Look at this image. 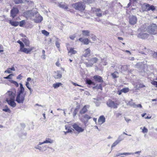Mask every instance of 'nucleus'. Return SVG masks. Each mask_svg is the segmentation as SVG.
<instances>
[{"label": "nucleus", "instance_id": "nucleus-1", "mask_svg": "<svg viewBox=\"0 0 157 157\" xmlns=\"http://www.w3.org/2000/svg\"><path fill=\"white\" fill-rule=\"evenodd\" d=\"M20 88L18 89L16 101L18 103H23L25 100V94H23L25 89L21 83H20Z\"/></svg>", "mask_w": 157, "mask_h": 157}, {"label": "nucleus", "instance_id": "nucleus-2", "mask_svg": "<svg viewBox=\"0 0 157 157\" xmlns=\"http://www.w3.org/2000/svg\"><path fill=\"white\" fill-rule=\"evenodd\" d=\"M72 6L75 10L81 11H83L85 8V6L83 2H78L72 5Z\"/></svg>", "mask_w": 157, "mask_h": 157}, {"label": "nucleus", "instance_id": "nucleus-3", "mask_svg": "<svg viewBox=\"0 0 157 157\" xmlns=\"http://www.w3.org/2000/svg\"><path fill=\"white\" fill-rule=\"evenodd\" d=\"M157 26L155 24H153L149 26L147 32L150 34L154 35L157 33Z\"/></svg>", "mask_w": 157, "mask_h": 157}, {"label": "nucleus", "instance_id": "nucleus-4", "mask_svg": "<svg viewBox=\"0 0 157 157\" xmlns=\"http://www.w3.org/2000/svg\"><path fill=\"white\" fill-rule=\"evenodd\" d=\"M98 60V59L96 57L93 58L89 60L88 62H86L85 63L86 67H92L94 63H96L97 62Z\"/></svg>", "mask_w": 157, "mask_h": 157}, {"label": "nucleus", "instance_id": "nucleus-5", "mask_svg": "<svg viewBox=\"0 0 157 157\" xmlns=\"http://www.w3.org/2000/svg\"><path fill=\"white\" fill-rule=\"evenodd\" d=\"M16 94V91L15 90L8 91L6 94L7 95L6 99H14Z\"/></svg>", "mask_w": 157, "mask_h": 157}, {"label": "nucleus", "instance_id": "nucleus-6", "mask_svg": "<svg viewBox=\"0 0 157 157\" xmlns=\"http://www.w3.org/2000/svg\"><path fill=\"white\" fill-rule=\"evenodd\" d=\"M91 118V117L89 115L86 114L82 116L81 118V121L84 124L85 126H87V124L89 119Z\"/></svg>", "mask_w": 157, "mask_h": 157}, {"label": "nucleus", "instance_id": "nucleus-7", "mask_svg": "<svg viewBox=\"0 0 157 157\" xmlns=\"http://www.w3.org/2000/svg\"><path fill=\"white\" fill-rule=\"evenodd\" d=\"M19 10L17 8L13 7L10 11L11 16L13 18L16 16L19 12Z\"/></svg>", "mask_w": 157, "mask_h": 157}, {"label": "nucleus", "instance_id": "nucleus-8", "mask_svg": "<svg viewBox=\"0 0 157 157\" xmlns=\"http://www.w3.org/2000/svg\"><path fill=\"white\" fill-rule=\"evenodd\" d=\"M137 21V18L136 16L134 15L130 16L129 22L131 25H134L136 23Z\"/></svg>", "mask_w": 157, "mask_h": 157}, {"label": "nucleus", "instance_id": "nucleus-9", "mask_svg": "<svg viewBox=\"0 0 157 157\" xmlns=\"http://www.w3.org/2000/svg\"><path fill=\"white\" fill-rule=\"evenodd\" d=\"M91 11L92 12H95L96 16L98 17H101L102 16V12L100 9L92 8Z\"/></svg>", "mask_w": 157, "mask_h": 157}, {"label": "nucleus", "instance_id": "nucleus-10", "mask_svg": "<svg viewBox=\"0 0 157 157\" xmlns=\"http://www.w3.org/2000/svg\"><path fill=\"white\" fill-rule=\"evenodd\" d=\"M90 50L89 48L85 49L83 52V54L82 56V59L83 60L85 59L84 57H86L90 56Z\"/></svg>", "mask_w": 157, "mask_h": 157}, {"label": "nucleus", "instance_id": "nucleus-11", "mask_svg": "<svg viewBox=\"0 0 157 157\" xmlns=\"http://www.w3.org/2000/svg\"><path fill=\"white\" fill-rule=\"evenodd\" d=\"M73 128L78 132L80 133L83 132L84 129L79 126L77 124L75 123L72 125Z\"/></svg>", "mask_w": 157, "mask_h": 157}, {"label": "nucleus", "instance_id": "nucleus-12", "mask_svg": "<svg viewBox=\"0 0 157 157\" xmlns=\"http://www.w3.org/2000/svg\"><path fill=\"white\" fill-rule=\"evenodd\" d=\"M35 21L36 23L40 22L43 20V17L38 13L36 14Z\"/></svg>", "mask_w": 157, "mask_h": 157}, {"label": "nucleus", "instance_id": "nucleus-13", "mask_svg": "<svg viewBox=\"0 0 157 157\" xmlns=\"http://www.w3.org/2000/svg\"><path fill=\"white\" fill-rule=\"evenodd\" d=\"M107 105L111 108H117V104L115 103L113 101H109L107 102Z\"/></svg>", "mask_w": 157, "mask_h": 157}, {"label": "nucleus", "instance_id": "nucleus-14", "mask_svg": "<svg viewBox=\"0 0 157 157\" xmlns=\"http://www.w3.org/2000/svg\"><path fill=\"white\" fill-rule=\"evenodd\" d=\"M6 101L8 104L11 106L14 107L16 106V103L14 101V99H6Z\"/></svg>", "mask_w": 157, "mask_h": 157}, {"label": "nucleus", "instance_id": "nucleus-15", "mask_svg": "<svg viewBox=\"0 0 157 157\" xmlns=\"http://www.w3.org/2000/svg\"><path fill=\"white\" fill-rule=\"evenodd\" d=\"M93 78L96 82L101 83L103 82L102 78L99 75H94L93 77Z\"/></svg>", "mask_w": 157, "mask_h": 157}, {"label": "nucleus", "instance_id": "nucleus-16", "mask_svg": "<svg viewBox=\"0 0 157 157\" xmlns=\"http://www.w3.org/2000/svg\"><path fill=\"white\" fill-rule=\"evenodd\" d=\"M148 35L146 33L141 32L138 35V37L142 39H145L147 38Z\"/></svg>", "mask_w": 157, "mask_h": 157}, {"label": "nucleus", "instance_id": "nucleus-17", "mask_svg": "<svg viewBox=\"0 0 157 157\" xmlns=\"http://www.w3.org/2000/svg\"><path fill=\"white\" fill-rule=\"evenodd\" d=\"M33 49V47H31V48H24L23 49H22L21 51L24 52L26 54H29Z\"/></svg>", "mask_w": 157, "mask_h": 157}, {"label": "nucleus", "instance_id": "nucleus-18", "mask_svg": "<svg viewBox=\"0 0 157 157\" xmlns=\"http://www.w3.org/2000/svg\"><path fill=\"white\" fill-rule=\"evenodd\" d=\"M89 108V106L88 105H85L83 108L80 110V113L81 114H84L87 111V109Z\"/></svg>", "mask_w": 157, "mask_h": 157}, {"label": "nucleus", "instance_id": "nucleus-19", "mask_svg": "<svg viewBox=\"0 0 157 157\" xmlns=\"http://www.w3.org/2000/svg\"><path fill=\"white\" fill-rule=\"evenodd\" d=\"M78 40L82 42L85 44H88L90 42V40L87 38H80Z\"/></svg>", "mask_w": 157, "mask_h": 157}, {"label": "nucleus", "instance_id": "nucleus-20", "mask_svg": "<svg viewBox=\"0 0 157 157\" xmlns=\"http://www.w3.org/2000/svg\"><path fill=\"white\" fill-rule=\"evenodd\" d=\"M105 119L104 116H101L98 119V122L100 124H101L105 122Z\"/></svg>", "mask_w": 157, "mask_h": 157}, {"label": "nucleus", "instance_id": "nucleus-21", "mask_svg": "<svg viewBox=\"0 0 157 157\" xmlns=\"http://www.w3.org/2000/svg\"><path fill=\"white\" fill-rule=\"evenodd\" d=\"M133 153H129V152H124V153H118L117 154H115L114 155V157H117L120 155H131L132 154H133Z\"/></svg>", "mask_w": 157, "mask_h": 157}, {"label": "nucleus", "instance_id": "nucleus-22", "mask_svg": "<svg viewBox=\"0 0 157 157\" xmlns=\"http://www.w3.org/2000/svg\"><path fill=\"white\" fill-rule=\"evenodd\" d=\"M140 48H141V49H143L144 48V49H145L146 50V51H147V52H149V51L152 52V54L153 53V56L154 57H157V52H153L152 51H150L148 49L146 48L145 47H144L143 46H141Z\"/></svg>", "mask_w": 157, "mask_h": 157}, {"label": "nucleus", "instance_id": "nucleus-23", "mask_svg": "<svg viewBox=\"0 0 157 157\" xmlns=\"http://www.w3.org/2000/svg\"><path fill=\"white\" fill-rule=\"evenodd\" d=\"M77 53V52L74 50L73 48H71L68 51V55L70 56H71L73 54H75Z\"/></svg>", "mask_w": 157, "mask_h": 157}, {"label": "nucleus", "instance_id": "nucleus-24", "mask_svg": "<svg viewBox=\"0 0 157 157\" xmlns=\"http://www.w3.org/2000/svg\"><path fill=\"white\" fill-rule=\"evenodd\" d=\"M55 73L56 74V75H55L54 76V77L55 78H59L62 77V75L60 71H57Z\"/></svg>", "mask_w": 157, "mask_h": 157}, {"label": "nucleus", "instance_id": "nucleus-25", "mask_svg": "<svg viewBox=\"0 0 157 157\" xmlns=\"http://www.w3.org/2000/svg\"><path fill=\"white\" fill-rule=\"evenodd\" d=\"M82 34L83 36H87L90 35V31L88 30H83L82 31Z\"/></svg>", "mask_w": 157, "mask_h": 157}, {"label": "nucleus", "instance_id": "nucleus-26", "mask_svg": "<svg viewBox=\"0 0 157 157\" xmlns=\"http://www.w3.org/2000/svg\"><path fill=\"white\" fill-rule=\"evenodd\" d=\"M36 13H33L31 11H28L27 12V14L28 15V17H29L32 18L33 17H34L36 15Z\"/></svg>", "mask_w": 157, "mask_h": 157}, {"label": "nucleus", "instance_id": "nucleus-27", "mask_svg": "<svg viewBox=\"0 0 157 157\" xmlns=\"http://www.w3.org/2000/svg\"><path fill=\"white\" fill-rule=\"evenodd\" d=\"M53 142V140H52L51 138H46L45 140L44 141V144L50 143L52 144Z\"/></svg>", "mask_w": 157, "mask_h": 157}, {"label": "nucleus", "instance_id": "nucleus-28", "mask_svg": "<svg viewBox=\"0 0 157 157\" xmlns=\"http://www.w3.org/2000/svg\"><path fill=\"white\" fill-rule=\"evenodd\" d=\"M148 8V11H149L150 10H151L153 11L155 10V7L154 6L151 5L149 4V5H147V6H146Z\"/></svg>", "mask_w": 157, "mask_h": 157}, {"label": "nucleus", "instance_id": "nucleus-29", "mask_svg": "<svg viewBox=\"0 0 157 157\" xmlns=\"http://www.w3.org/2000/svg\"><path fill=\"white\" fill-rule=\"evenodd\" d=\"M147 5H149L148 4L145 3L142 6V10L144 11H148V7H147L146 6H147Z\"/></svg>", "mask_w": 157, "mask_h": 157}, {"label": "nucleus", "instance_id": "nucleus-30", "mask_svg": "<svg viewBox=\"0 0 157 157\" xmlns=\"http://www.w3.org/2000/svg\"><path fill=\"white\" fill-rule=\"evenodd\" d=\"M10 23L12 25L14 26H17L19 25V23L18 22L12 21L11 20L10 21Z\"/></svg>", "mask_w": 157, "mask_h": 157}, {"label": "nucleus", "instance_id": "nucleus-31", "mask_svg": "<svg viewBox=\"0 0 157 157\" xmlns=\"http://www.w3.org/2000/svg\"><path fill=\"white\" fill-rule=\"evenodd\" d=\"M58 6L59 7L62 8L66 10H67L68 9V7L66 5L63 4L62 3H59L58 4Z\"/></svg>", "mask_w": 157, "mask_h": 157}, {"label": "nucleus", "instance_id": "nucleus-32", "mask_svg": "<svg viewBox=\"0 0 157 157\" xmlns=\"http://www.w3.org/2000/svg\"><path fill=\"white\" fill-rule=\"evenodd\" d=\"M86 83L89 85H93L94 86L96 85V83L94 82H92L90 79H87L86 81Z\"/></svg>", "mask_w": 157, "mask_h": 157}, {"label": "nucleus", "instance_id": "nucleus-33", "mask_svg": "<svg viewBox=\"0 0 157 157\" xmlns=\"http://www.w3.org/2000/svg\"><path fill=\"white\" fill-rule=\"evenodd\" d=\"M62 84L60 82H57L56 83L54 84L53 85V86L55 89H56L59 87L60 86H61Z\"/></svg>", "mask_w": 157, "mask_h": 157}, {"label": "nucleus", "instance_id": "nucleus-34", "mask_svg": "<svg viewBox=\"0 0 157 157\" xmlns=\"http://www.w3.org/2000/svg\"><path fill=\"white\" fill-rule=\"evenodd\" d=\"M23 41L26 46H29V42L28 40L26 38H24Z\"/></svg>", "mask_w": 157, "mask_h": 157}, {"label": "nucleus", "instance_id": "nucleus-35", "mask_svg": "<svg viewBox=\"0 0 157 157\" xmlns=\"http://www.w3.org/2000/svg\"><path fill=\"white\" fill-rule=\"evenodd\" d=\"M2 110L5 112H7L9 113H10L11 112V110L7 105H6L5 106V108L2 109Z\"/></svg>", "mask_w": 157, "mask_h": 157}, {"label": "nucleus", "instance_id": "nucleus-36", "mask_svg": "<svg viewBox=\"0 0 157 157\" xmlns=\"http://www.w3.org/2000/svg\"><path fill=\"white\" fill-rule=\"evenodd\" d=\"M124 139V137H123L122 136V135H121L120 136H119L117 139V140L119 141V143L123 140Z\"/></svg>", "mask_w": 157, "mask_h": 157}, {"label": "nucleus", "instance_id": "nucleus-37", "mask_svg": "<svg viewBox=\"0 0 157 157\" xmlns=\"http://www.w3.org/2000/svg\"><path fill=\"white\" fill-rule=\"evenodd\" d=\"M14 2L15 4H18L23 3L22 0H14Z\"/></svg>", "mask_w": 157, "mask_h": 157}, {"label": "nucleus", "instance_id": "nucleus-38", "mask_svg": "<svg viewBox=\"0 0 157 157\" xmlns=\"http://www.w3.org/2000/svg\"><path fill=\"white\" fill-rule=\"evenodd\" d=\"M56 45L57 48H59L60 44L59 42V39L58 38H57L56 40Z\"/></svg>", "mask_w": 157, "mask_h": 157}, {"label": "nucleus", "instance_id": "nucleus-39", "mask_svg": "<svg viewBox=\"0 0 157 157\" xmlns=\"http://www.w3.org/2000/svg\"><path fill=\"white\" fill-rule=\"evenodd\" d=\"M119 143V141L117 140L112 144L111 146V148L115 147Z\"/></svg>", "mask_w": 157, "mask_h": 157}, {"label": "nucleus", "instance_id": "nucleus-40", "mask_svg": "<svg viewBox=\"0 0 157 157\" xmlns=\"http://www.w3.org/2000/svg\"><path fill=\"white\" fill-rule=\"evenodd\" d=\"M129 90V89L128 88H124L121 90V91L122 92H123V93H125L128 92Z\"/></svg>", "mask_w": 157, "mask_h": 157}, {"label": "nucleus", "instance_id": "nucleus-41", "mask_svg": "<svg viewBox=\"0 0 157 157\" xmlns=\"http://www.w3.org/2000/svg\"><path fill=\"white\" fill-rule=\"evenodd\" d=\"M118 74V73L117 72H115L111 74V75L113 78H116L117 77V75Z\"/></svg>", "mask_w": 157, "mask_h": 157}, {"label": "nucleus", "instance_id": "nucleus-42", "mask_svg": "<svg viewBox=\"0 0 157 157\" xmlns=\"http://www.w3.org/2000/svg\"><path fill=\"white\" fill-rule=\"evenodd\" d=\"M42 33L46 36H48L49 35V33L44 30L42 31Z\"/></svg>", "mask_w": 157, "mask_h": 157}, {"label": "nucleus", "instance_id": "nucleus-43", "mask_svg": "<svg viewBox=\"0 0 157 157\" xmlns=\"http://www.w3.org/2000/svg\"><path fill=\"white\" fill-rule=\"evenodd\" d=\"M84 2L88 3H92L94 2L95 0H83Z\"/></svg>", "mask_w": 157, "mask_h": 157}, {"label": "nucleus", "instance_id": "nucleus-44", "mask_svg": "<svg viewBox=\"0 0 157 157\" xmlns=\"http://www.w3.org/2000/svg\"><path fill=\"white\" fill-rule=\"evenodd\" d=\"M140 129H142V128H141ZM142 132L143 133H147L148 132V130L145 127H144L142 129Z\"/></svg>", "mask_w": 157, "mask_h": 157}, {"label": "nucleus", "instance_id": "nucleus-45", "mask_svg": "<svg viewBox=\"0 0 157 157\" xmlns=\"http://www.w3.org/2000/svg\"><path fill=\"white\" fill-rule=\"evenodd\" d=\"M121 68L122 70L126 71L128 69V67L127 66H125V65L123 66H122Z\"/></svg>", "mask_w": 157, "mask_h": 157}, {"label": "nucleus", "instance_id": "nucleus-46", "mask_svg": "<svg viewBox=\"0 0 157 157\" xmlns=\"http://www.w3.org/2000/svg\"><path fill=\"white\" fill-rule=\"evenodd\" d=\"M132 100L131 99V101H130L128 103H129V105H130L133 108H134V105H135V103L132 102Z\"/></svg>", "mask_w": 157, "mask_h": 157}, {"label": "nucleus", "instance_id": "nucleus-47", "mask_svg": "<svg viewBox=\"0 0 157 157\" xmlns=\"http://www.w3.org/2000/svg\"><path fill=\"white\" fill-rule=\"evenodd\" d=\"M11 82L13 83L17 87H18L19 86L18 84L16 81L13 80H12L11 81Z\"/></svg>", "mask_w": 157, "mask_h": 157}, {"label": "nucleus", "instance_id": "nucleus-48", "mask_svg": "<svg viewBox=\"0 0 157 157\" xmlns=\"http://www.w3.org/2000/svg\"><path fill=\"white\" fill-rule=\"evenodd\" d=\"M13 76V74H10L9 75H8L7 77H4V78L6 79H11L12 78L11 77Z\"/></svg>", "mask_w": 157, "mask_h": 157}, {"label": "nucleus", "instance_id": "nucleus-49", "mask_svg": "<svg viewBox=\"0 0 157 157\" xmlns=\"http://www.w3.org/2000/svg\"><path fill=\"white\" fill-rule=\"evenodd\" d=\"M25 22L24 20H22L20 22L19 25L21 27H22L23 25L25 24Z\"/></svg>", "mask_w": 157, "mask_h": 157}, {"label": "nucleus", "instance_id": "nucleus-50", "mask_svg": "<svg viewBox=\"0 0 157 157\" xmlns=\"http://www.w3.org/2000/svg\"><path fill=\"white\" fill-rule=\"evenodd\" d=\"M138 107L141 108L142 107V106L140 104H139L138 105H136L135 104V105H134V108H136Z\"/></svg>", "mask_w": 157, "mask_h": 157}, {"label": "nucleus", "instance_id": "nucleus-51", "mask_svg": "<svg viewBox=\"0 0 157 157\" xmlns=\"http://www.w3.org/2000/svg\"><path fill=\"white\" fill-rule=\"evenodd\" d=\"M97 89H101V90H102V87L101 85V84H100L99 85L98 84L97 85Z\"/></svg>", "mask_w": 157, "mask_h": 157}, {"label": "nucleus", "instance_id": "nucleus-52", "mask_svg": "<svg viewBox=\"0 0 157 157\" xmlns=\"http://www.w3.org/2000/svg\"><path fill=\"white\" fill-rule=\"evenodd\" d=\"M151 84L155 86H156V87H157V82L155 81H153L151 82Z\"/></svg>", "mask_w": 157, "mask_h": 157}, {"label": "nucleus", "instance_id": "nucleus-53", "mask_svg": "<svg viewBox=\"0 0 157 157\" xmlns=\"http://www.w3.org/2000/svg\"><path fill=\"white\" fill-rule=\"evenodd\" d=\"M76 37V36L75 35H71L70 36V38L72 40H74L75 38Z\"/></svg>", "mask_w": 157, "mask_h": 157}, {"label": "nucleus", "instance_id": "nucleus-54", "mask_svg": "<svg viewBox=\"0 0 157 157\" xmlns=\"http://www.w3.org/2000/svg\"><path fill=\"white\" fill-rule=\"evenodd\" d=\"M20 51H21L22 49H23V48H24V45L23 43H22L21 44H20Z\"/></svg>", "mask_w": 157, "mask_h": 157}, {"label": "nucleus", "instance_id": "nucleus-55", "mask_svg": "<svg viewBox=\"0 0 157 157\" xmlns=\"http://www.w3.org/2000/svg\"><path fill=\"white\" fill-rule=\"evenodd\" d=\"M35 148L36 149H39L40 150H41V147L40 146L38 145L36 146L35 147Z\"/></svg>", "mask_w": 157, "mask_h": 157}, {"label": "nucleus", "instance_id": "nucleus-56", "mask_svg": "<svg viewBox=\"0 0 157 157\" xmlns=\"http://www.w3.org/2000/svg\"><path fill=\"white\" fill-rule=\"evenodd\" d=\"M77 113V110L76 109H75L74 112H73V115L74 117H75V116L76 115V114Z\"/></svg>", "mask_w": 157, "mask_h": 157}, {"label": "nucleus", "instance_id": "nucleus-57", "mask_svg": "<svg viewBox=\"0 0 157 157\" xmlns=\"http://www.w3.org/2000/svg\"><path fill=\"white\" fill-rule=\"evenodd\" d=\"M11 70L10 68H8L7 70L5 71V73H10L11 72Z\"/></svg>", "mask_w": 157, "mask_h": 157}, {"label": "nucleus", "instance_id": "nucleus-58", "mask_svg": "<svg viewBox=\"0 0 157 157\" xmlns=\"http://www.w3.org/2000/svg\"><path fill=\"white\" fill-rule=\"evenodd\" d=\"M72 83L75 86H78L80 87H82V86L81 85H79L77 83L74 82H72Z\"/></svg>", "mask_w": 157, "mask_h": 157}, {"label": "nucleus", "instance_id": "nucleus-59", "mask_svg": "<svg viewBox=\"0 0 157 157\" xmlns=\"http://www.w3.org/2000/svg\"><path fill=\"white\" fill-rule=\"evenodd\" d=\"M65 128L67 130V131L70 130V131H71V132H72V130L71 129L69 128L68 127H67L66 125L65 126Z\"/></svg>", "mask_w": 157, "mask_h": 157}, {"label": "nucleus", "instance_id": "nucleus-60", "mask_svg": "<svg viewBox=\"0 0 157 157\" xmlns=\"http://www.w3.org/2000/svg\"><path fill=\"white\" fill-rule=\"evenodd\" d=\"M29 82H26V87H27V88L28 89H29V88H30V87H29Z\"/></svg>", "mask_w": 157, "mask_h": 157}, {"label": "nucleus", "instance_id": "nucleus-61", "mask_svg": "<svg viewBox=\"0 0 157 157\" xmlns=\"http://www.w3.org/2000/svg\"><path fill=\"white\" fill-rule=\"evenodd\" d=\"M125 120L127 123H128L129 122V121H131L130 119L126 118H125Z\"/></svg>", "mask_w": 157, "mask_h": 157}, {"label": "nucleus", "instance_id": "nucleus-62", "mask_svg": "<svg viewBox=\"0 0 157 157\" xmlns=\"http://www.w3.org/2000/svg\"><path fill=\"white\" fill-rule=\"evenodd\" d=\"M121 115V113H119L116 114V116L117 117H119Z\"/></svg>", "mask_w": 157, "mask_h": 157}, {"label": "nucleus", "instance_id": "nucleus-63", "mask_svg": "<svg viewBox=\"0 0 157 157\" xmlns=\"http://www.w3.org/2000/svg\"><path fill=\"white\" fill-rule=\"evenodd\" d=\"M22 77V76L21 75H19L17 77V78L18 79H21Z\"/></svg>", "mask_w": 157, "mask_h": 157}, {"label": "nucleus", "instance_id": "nucleus-64", "mask_svg": "<svg viewBox=\"0 0 157 157\" xmlns=\"http://www.w3.org/2000/svg\"><path fill=\"white\" fill-rule=\"evenodd\" d=\"M91 39H92L93 40L95 41L96 39V36H93L92 37Z\"/></svg>", "mask_w": 157, "mask_h": 157}]
</instances>
